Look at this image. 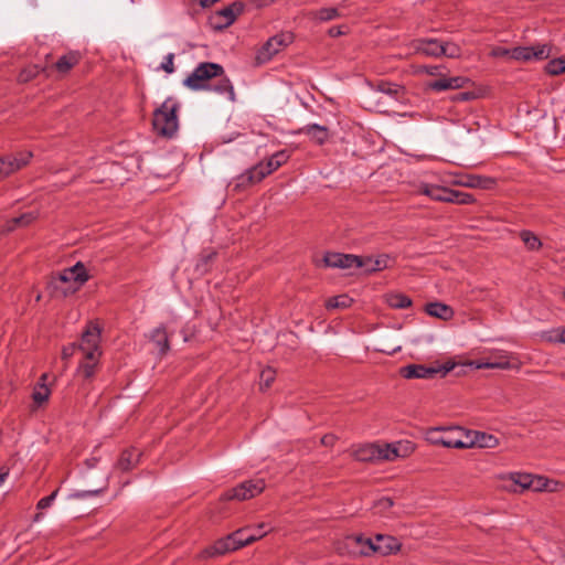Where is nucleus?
<instances>
[{
    "mask_svg": "<svg viewBox=\"0 0 565 565\" xmlns=\"http://www.w3.org/2000/svg\"><path fill=\"white\" fill-rule=\"evenodd\" d=\"M183 85L191 90H210L225 95L231 102L235 100L233 84L226 76L224 67L217 63H200L183 81Z\"/></svg>",
    "mask_w": 565,
    "mask_h": 565,
    "instance_id": "1",
    "label": "nucleus"
},
{
    "mask_svg": "<svg viewBox=\"0 0 565 565\" xmlns=\"http://www.w3.org/2000/svg\"><path fill=\"white\" fill-rule=\"evenodd\" d=\"M289 159L287 151L281 150L274 153L266 162H259L236 178L234 190L243 191L265 179L268 174L276 171Z\"/></svg>",
    "mask_w": 565,
    "mask_h": 565,
    "instance_id": "2",
    "label": "nucleus"
},
{
    "mask_svg": "<svg viewBox=\"0 0 565 565\" xmlns=\"http://www.w3.org/2000/svg\"><path fill=\"white\" fill-rule=\"evenodd\" d=\"M179 103L171 97L153 111L152 127L157 135L164 138H172L179 128L178 110Z\"/></svg>",
    "mask_w": 565,
    "mask_h": 565,
    "instance_id": "3",
    "label": "nucleus"
},
{
    "mask_svg": "<svg viewBox=\"0 0 565 565\" xmlns=\"http://www.w3.org/2000/svg\"><path fill=\"white\" fill-rule=\"evenodd\" d=\"M89 276L83 263L78 262L74 266L64 269L52 281L55 290H60L62 296L67 297L76 292L87 280Z\"/></svg>",
    "mask_w": 565,
    "mask_h": 565,
    "instance_id": "4",
    "label": "nucleus"
},
{
    "mask_svg": "<svg viewBox=\"0 0 565 565\" xmlns=\"http://www.w3.org/2000/svg\"><path fill=\"white\" fill-rule=\"evenodd\" d=\"M295 40L292 32L285 31L269 38L264 45L257 51V64H265L269 62L276 54L281 52Z\"/></svg>",
    "mask_w": 565,
    "mask_h": 565,
    "instance_id": "5",
    "label": "nucleus"
},
{
    "mask_svg": "<svg viewBox=\"0 0 565 565\" xmlns=\"http://www.w3.org/2000/svg\"><path fill=\"white\" fill-rule=\"evenodd\" d=\"M456 364L447 362L443 365L426 366L423 364H408L399 369V375L407 380L413 379H434L436 375L441 377L446 376L450 371L455 369Z\"/></svg>",
    "mask_w": 565,
    "mask_h": 565,
    "instance_id": "6",
    "label": "nucleus"
},
{
    "mask_svg": "<svg viewBox=\"0 0 565 565\" xmlns=\"http://www.w3.org/2000/svg\"><path fill=\"white\" fill-rule=\"evenodd\" d=\"M102 330L97 323L90 322L82 334L78 350L87 360L99 359L102 352L99 350Z\"/></svg>",
    "mask_w": 565,
    "mask_h": 565,
    "instance_id": "7",
    "label": "nucleus"
},
{
    "mask_svg": "<svg viewBox=\"0 0 565 565\" xmlns=\"http://www.w3.org/2000/svg\"><path fill=\"white\" fill-rule=\"evenodd\" d=\"M264 489L265 482L263 479L247 480L226 491L224 499L244 501L258 495Z\"/></svg>",
    "mask_w": 565,
    "mask_h": 565,
    "instance_id": "8",
    "label": "nucleus"
},
{
    "mask_svg": "<svg viewBox=\"0 0 565 565\" xmlns=\"http://www.w3.org/2000/svg\"><path fill=\"white\" fill-rule=\"evenodd\" d=\"M552 47L548 44L534 46H516L511 49V60L520 62L543 61L551 56Z\"/></svg>",
    "mask_w": 565,
    "mask_h": 565,
    "instance_id": "9",
    "label": "nucleus"
},
{
    "mask_svg": "<svg viewBox=\"0 0 565 565\" xmlns=\"http://www.w3.org/2000/svg\"><path fill=\"white\" fill-rule=\"evenodd\" d=\"M512 360L515 359L508 352H494L489 358L470 361L468 365L473 366L475 369H519L520 365L514 364Z\"/></svg>",
    "mask_w": 565,
    "mask_h": 565,
    "instance_id": "10",
    "label": "nucleus"
},
{
    "mask_svg": "<svg viewBox=\"0 0 565 565\" xmlns=\"http://www.w3.org/2000/svg\"><path fill=\"white\" fill-rule=\"evenodd\" d=\"M31 158L32 153L29 151H21L0 157V180L8 178L25 167L30 162Z\"/></svg>",
    "mask_w": 565,
    "mask_h": 565,
    "instance_id": "11",
    "label": "nucleus"
},
{
    "mask_svg": "<svg viewBox=\"0 0 565 565\" xmlns=\"http://www.w3.org/2000/svg\"><path fill=\"white\" fill-rule=\"evenodd\" d=\"M323 263L327 267L343 269L352 267L360 268L365 264L361 256L341 253H327L323 257Z\"/></svg>",
    "mask_w": 565,
    "mask_h": 565,
    "instance_id": "12",
    "label": "nucleus"
},
{
    "mask_svg": "<svg viewBox=\"0 0 565 565\" xmlns=\"http://www.w3.org/2000/svg\"><path fill=\"white\" fill-rule=\"evenodd\" d=\"M373 541L374 542H367L369 550H372L373 553H379L381 555L396 553L401 550L402 546L398 540L391 535L377 534Z\"/></svg>",
    "mask_w": 565,
    "mask_h": 565,
    "instance_id": "13",
    "label": "nucleus"
},
{
    "mask_svg": "<svg viewBox=\"0 0 565 565\" xmlns=\"http://www.w3.org/2000/svg\"><path fill=\"white\" fill-rule=\"evenodd\" d=\"M499 444V439L494 435L484 431H469L466 436L467 448H495Z\"/></svg>",
    "mask_w": 565,
    "mask_h": 565,
    "instance_id": "14",
    "label": "nucleus"
},
{
    "mask_svg": "<svg viewBox=\"0 0 565 565\" xmlns=\"http://www.w3.org/2000/svg\"><path fill=\"white\" fill-rule=\"evenodd\" d=\"M82 58L77 51H71L62 55L51 67L47 70L56 71L61 76L68 74V72L76 66Z\"/></svg>",
    "mask_w": 565,
    "mask_h": 565,
    "instance_id": "15",
    "label": "nucleus"
},
{
    "mask_svg": "<svg viewBox=\"0 0 565 565\" xmlns=\"http://www.w3.org/2000/svg\"><path fill=\"white\" fill-rule=\"evenodd\" d=\"M418 192L429 196L434 201L438 202H448L451 201V189L436 185V184H429V183H422L418 188Z\"/></svg>",
    "mask_w": 565,
    "mask_h": 565,
    "instance_id": "16",
    "label": "nucleus"
},
{
    "mask_svg": "<svg viewBox=\"0 0 565 565\" xmlns=\"http://www.w3.org/2000/svg\"><path fill=\"white\" fill-rule=\"evenodd\" d=\"M440 43L441 42L436 39L416 40L412 43V47L415 53L438 57L441 51Z\"/></svg>",
    "mask_w": 565,
    "mask_h": 565,
    "instance_id": "17",
    "label": "nucleus"
},
{
    "mask_svg": "<svg viewBox=\"0 0 565 565\" xmlns=\"http://www.w3.org/2000/svg\"><path fill=\"white\" fill-rule=\"evenodd\" d=\"M469 82L467 77L456 76L449 78H440L428 84V87L436 92L458 89L466 86Z\"/></svg>",
    "mask_w": 565,
    "mask_h": 565,
    "instance_id": "18",
    "label": "nucleus"
},
{
    "mask_svg": "<svg viewBox=\"0 0 565 565\" xmlns=\"http://www.w3.org/2000/svg\"><path fill=\"white\" fill-rule=\"evenodd\" d=\"M236 551L234 543L232 542L231 535L228 534L226 537L217 540L212 546L205 548L201 556L202 557H212L216 555H224L228 552Z\"/></svg>",
    "mask_w": 565,
    "mask_h": 565,
    "instance_id": "19",
    "label": "nucleus"
},
{
    "mask_svg": "<svg viewBox=\"0 0 565 565\" xmlns=\"http://www.w3.org/2000/svg\"><path fill=\"white\" fill-rule=\"evenodd\" d=\"M377 462L387 460L393 461L398 457H405L407 455V448L402 451V444H385L379 445Z\"/></svg>",
    "mask_w": 565,
    "mask_h": 565,
    "instance_id": "20",
    "label": "nucleus"
},
{
    "mask_svg": "<svg viewBox=\"0 0 565 565\" xmlns=\"http://www.w3.org/2000/svg\"><path fill=\"white\" fill-rule=\"evenodd\" d=\"M300 132L308 136L317 145H323L329 139V129L326 126L310 124L300 129Z\"/></svg>",
    "mask_w": 565,
    "mask_h": 565,
    "instance_id": "21",
    "label": "nucleus"
},
{
    "mask_svg": "<svg viewBox=\"0 0 565 565\" xmlns=\"http://www.w3.org/2000/svg\"><path fill=\"white\" fill-rule=\"evenodd\" d=\"M425 312L444 321H448L455 316V311L450 306L438 301L427 303L425 306Z\"/></svg>",
    "mask_w": 565,
    "mask_h": 565,
    "instance_id": "22",
    "label": "nucleus"
},
{
    "mask_svg": "<svg viewBox=\"0 0 565 565\" xmlns=\"http://www.w3.org/2000/svg\"><path fill=\"white\" fill-rule=\"evenodd\" d=\"M367 542H374L373 539L364 537L363 535H348L345 537V544L348 547L352 548L354 552H358L361 555L369 556L373 553L372 550H369Z\"/></svg>",
    "mask_w": 565,
    "mask_h": 565,
    "instance_id": "23",
    "label": "nucleus"
},
{
    "mask_svg": "<svg viewBox=\"0 0 565 565\" xmlns=\"http://www.w3.org/2000/svg\"><path fill=\"white\" fill-rule=\"evenodd\" d=\"M141 454L137 449H126L121 452L116 468L121 471H129L139 463Z\"/></svg>",
    "mask_w": 565,
    "mask_h": 565,
    "instance_id": "24",
    "label": "nucleus"
},
{
    "mask_svg": "<svg viewBox=\"0 0 565 565\" xmlns=\"http://www.w3.org/2000/svg\"><path fill=\"white\" fill-rule=\"evenodd\" d=\"M379 445L365 444L356 447L353 450V457L359 461L377 462Z\"/></svg>",
    "mask_w": 565,
    "mask_h": 565,
    "instance_id": "25",
    "label": "nucleus"
},
{
    "mask_svg": "<svg viewBox=\"0 0 565 565\" xmlns=\"http://www.w3.org/2000/svg\"><path fill=\"white\" fill-rule=\"evenodd\" d=\"M232 542L234 543L235 550L249 545L257 540L262 539V534H249V529H239L230 534Z\"/></svg>",
    "mask_w": 565,
    "mask_h": 565,
    "instance_id": "26",
    "label": "nucleus"
},
{
    "mask_svg": "<svg viewBox=\"0 0 565 565\" xmlns=\"http://www.w3.org/2000/svg\"><path fill=\"white\" fill-rule=\"evenodd\" d=\"M532 476L531 473H511L508 479L511 484L508 486V489L512 492H522L531 489Z\"/></svg>",
    "mask_w": 565,
    "mask_h": 565,
    "instance_id": "27",
    "label": "nucleus"
},
{
    "mask_svg": "<svg viewBox=\"0 0 565 565\" xmlns=\"http://www.w3.org/2000/svg\"><path fill=\"white\" fill-rule=\"evenodd\" d=\"M151 341L158 348L160 354H166L170 350L169 338L163 326L156 328L150 335Z\"/></svg>",
    "mask_w": 565,
    "mask_h": 565,
    "instance_id": "28",
    "label": "nucleus"
},
{
    "mask_svg": "<svg viewBox=\"0 0 565 565\" xmlns=\"http://www.w3.org/2000/svg\"><path fill=\"white\" fill-rule=\"evenodd\" d=\"M372 87L376 92L388 95L390 97H392L394 99H398L401 97V95L404 93L403 86L395 84V83L386 82V81H380Z\"/></svg>",
    "mask_w": 565,
    "mask_h": 565,
    "instance_id": "29",
    "label": "nucleus"
},
{
    "mask_svg": "<svg viewBox=\"0 0 565 565\" xmlns=\"http://www.w3.org/2000/svg\"><path fill=\"white\" fill-rule=\"evenodd\" d=\"M384 300L393 309H405L412 306V299L401 292H388L384 296Z\"/></svg>",
    "mask_w": 565,
    "mask_h": 565,
    "instance_id": "30",
    "label": "nucleus"
},
{
    "mask_svg": "<svg viewBox=\"0 0 565 565\" xmlns=\"http://www.w3.org/2000/svg\"><path fill=\"white\" fill-rule=\"evenodd\" d=\"M36 217H38V214L34 212L23 213L18 217H13V218L9 220L6 223L4 230L7 232H12L19 227H25L29 224H31L34 220H36Z\"/></svg>",
    "mask_w": 565,
    "mask_h": 565,
    "instance_id": "31",
    "label": "nucleus"
},
{
    "mask_svg": "<svg viewBox=\"0 0 565 565\" xmlns=\"http://www.w3.org/2000/svg\"><path fill=\"white\" fill-rule=\"evenodd\" d=\"M462 185L473 189H491L494 184V180L489 177H481L470 174L466 177V181L461 182Z\"/></svg>",
    "mask_w": 565,
    "mask_h": 565,
    "instance_id": "32",
    "label": "nucleus"
},
{
    "mask_svg": "<svg viewBox=\"0 0 565 565\" xmlns=\"http://www.w3.org/2000/svg\"><path fill=\"white\" fill-rule=\"evenodd\" d=\"M47 375L46 374H43L41 376V381H43V383H39L34 390H33V393H32V399L33 402L40 406L42 405L43 403L47 402L49 397H50V388L46 386V384L44 383V381L46 380Z\"/></svg>",
    "mask_w": 565,
    "mask_h": 565,
    "instance_id": "33",
    "label": "nucleus"
},
{
    "mask_svg": "<svg viewBox=\"0 0 565 565\" xmlns=\"http://www.w3.org/2000/svg\"><path fill=\"white\" fill-rule=\"evenodd\" d=\"M310 17L319 22H328L342 17L338 8H321L310 12Z\"/></svg>",
    "mask_w": 565,
    "mask_h": 565,
    "instance_id": "34",
    "label": "nucleus"
},
{
    "mask_svg": "<svg viewBox=\"0 0 565 565\" xmlns=\"http://www.w3.org/2000/svg\"><path fill=\"white\" fill-rule=\"evenodd\" d=\"M363 262H365L363 266H367V263H372V265L367 267V273H374L387 268L390 257L388 255H380L376 258L363 257Z\"/></svg>",
    "mask_w": 565,
    "mask_h": 565,
    "instance_id": "35",
    "label": "nucleus"
},
{
    "mask_svg": "<svg viewBox=\"0 0 565 565\" xmlns=\"http://www.w3.org/2000/svg\"><path fill=\"white\" fill-rule=\"evenodd\" d=\"M520 238L529 250H539L542 247L541 239L531 231H521Z\"/></svg>",
    "mask_w": 565,
    "mask_h": 565,
    "instance_id": "36",
    "label": "nucleus"
},
{
    "mask_svg": "<svg viewBox=\"0 0 565 565\" xmlns=\"http://www.w3.org/2000/svg\"><path fill=\"white\" fill-rule=\"evenodd\" d=\"M352 303V299L348 295H339L327 300V309H345Z\"/></svg>",
    "mask_w": 565,
    "mask_h": 565,
    "instance_id": "37",
    "label": "nucleus"
},
{
    "mask_svg": "<svg viewBox=\"0 0 565 565\" xmlns=\"http://www.w3.org/2000/svg\"><path fill=\"white\" fill-rule=\"evenodd\" d=\"M440 56H447L449 58H458L461 55V49L454 42H441L440 43Z\"/></svg>",
    "mask_w": 565,
    "mask_h": 565,
    "instance_id": "38",
    "label": "nucleus"
},
{
    "mask_svg": "<svg viewBox=\"0 0 565 565\" xmlns=\"http://www.w3.org/2000/svg\"><path fill=\"white\" fill-rule=\"evenodd\" d=\"M545 71L547 74H550L552 76H556V75L564 73L565 72V57L562 56V57L551 60L546 64Z\"/></svg>",
    "mask_w": 565,
    "mask_h": 565,
    "instance_id": "39",
    "label": "nucleus"
},
{
    "mask_svg": "<svg viewBox=\"0 0 565 565\" xmlns=\"http://www.w3.org/2000/svg\"><path fill=\"white\" fill-rule=\"evenodd\" d=\"M433 443L443 445L447 448H457V449H463L467 448L466 440L459 439V438H452V437H438L433 439Z\"/></svg>",
    "mask_w": 565,
    "mask_h": 565,
    "instance_id": "40",
    "label": "nucleus"
},
{
    "mask_svg": "<svg viewBox=\"0 0 565 565\" xmlns=\"http://www.w3.org/2000/svg\"><path fill=\"white\" fill-rule=\"evenodd\" d=\"M97 363H98V359H92V360L85 359V361L82 362L78 367V373L84 379H92L95 374V369H96Z\"/></svg>",
    "mask_w": 565,
    "mask_h": 565,
    "instance_id": "41",
    "label": "nucleus"
},
{
    "mask_svg": "<svg viewBox=\"0 0 565 565\" xmlns=\"http://www.w3.org/2000/svg\"><path fill=\"white\" fill-rule=\"evenodd\" d=\"M451 201L450 203H457V204H472L475 203V198L472 194L470 193H467V192H461V191H457V190H451Z\"/></svg>",
    "mask_w": 565,
    "mask_h": 565,
    "instance_id": "42",
    "label": "nucleus"
},
{
    "mask_svg": "<svg viewBox=\"0 0 565 565\" xmlns=\"http://www.w3.org/2000/svg\"><path fill=\"white\" fill-rule=\"evenodd\" d=\"M393 504L394 502L391 498L383 497L373 503L372 509L375 514H385L393 507Z\"/></svg>",
    "mask_w": 565,
    "mask_h": 565,
    "instance_id": "43",
    "label": "nucleus"
},
{
    "mask_svg": "<svg viewBox=\"0 0 565 565\" xmlns=\"http://www.w3.org/2000/svg\"><path fill=\"white\" fill-rule=\"evenodd\" d=\"M259 379H260V381H259L260 388L262 390L268 388V387H270V385L273 384V382L276 379V371L271 367H266L262 371Z\"/></svg>",
    "mask_w": 565,
    "mask_h": 565,
    "instance_id": "44",
    "label": "nucleus"
},
{
    "mask_svg": "<svg viewBox=\"0 0 565 565\" xmlns=\"http://www.w3.org/2000/svg\"><path fill=\"white\" fill-rule=\"evenodd\" d=\"M217 17L223 19V21L217 25V28H226L231 25L235 21V13L228 7L218 11Z\"/></svg>",
    "mask_w": 565,
    "mask_h": 565,
    "instance_id": "45",
    "label": "nucleus"
},
{
    "mask_svg": "<svg viewBox=\"0 0 565 565\" xmlns=\"http://www.w3.org/2000/svg\"><path fill=\"white\" fill-rule=\"evenodd\" d=\"M547 478L543 476H532L531 490L535 492H544L546 489Z\"/></svg>",
    "mask_w": 565,
    "mask_h": 565,
    "instance_id": "46",
    "label": "nucleus"
},
{
    "mask_svg": "<svg viewBox=\"0 0 565 565\" xmlns=\"http://www.w3.org/2000/svg\"><path fill=\"white\" fill-rule=\"evenodd\" d=\"M38 74H39L38 66L28 67L19 74V81L22 83L29 82L32 78H34Z\"/></svg>",
    "mask_w": 565,
    "mask_h": 565,
    "instance_id": "47",
    "label": "nucleus"
},
{
    "mask_svg": "<svg viewBox=\"0 0 565 565\" xmlns=\"http://www.w3.org/2000/svg\"><path fill=\"white\" fill-rule=\"evenodd\" d=\"M161 70H163L166 73L171 74L174 72V54L169 53L160 66Z\"/></svg>",
    "mask_w": 565,
    "mask_h": 565,
    "instance_id": "48",
    "label": "nucleus"
},
{
    "mask_svg": "<svg viewBox=\"0 0 565 565\" xmlns=\"http://www.w3.org/2000/svg\"><path fill=\"white\" fill-rule=\"evenodd\" d=\"M57 492H58V490H55L50 495L42 498L38 502L36 508L39 510H44V509H47L49 507H51V504L53 503V501L55 500V498L57 495Z\"/></svg>",
    "mask_w": 565,
    "mask_h": 565,
    "instance_id": "49",
    "label": "nucleus"
},
{
    "mask_svg": "<svg viewBox=\"0 0 565 565\" xmlns=\"http://www.w3.org/2000/svg\"><path fill=\"white\" fill-rule=\"evenodd\" d=\"M563 489V482L547 478L545 492H558L562 491Z\"/></svg>",
    "mask_w": 565,
    "mask_h": 565,
    "instance_id": "50",
    "label": "nucleus"
},
{
    "mask_svg": "<svg viewBox=\"0 0 565 565\" xmlns=\"http://www.w3.org/2000/svg\"><path fill=\"white\" fill-rule=\"evenodd\" d=\"M491 55L494 57H509L511 58V49L497 46L491 51Z\"/></svg>",
    "mask_w": 565,
    "mask_h": 565,
    "instance_id": "51",
    "label": "nucleus"
},
{
    "mask_svg": "<svg viewBox=\"0 0 565 565\" xmlns=\"http://www.w3.org/2000/svg\"><path fill=\"white\" fill-rule=\"evenodd\" d=\"M267 527H268V525L266 523H259L255 527H248L249 529V534H262V537H263L264 535L267 534V532L271 531V527L266 530Z\"/></svg>",
    "mask_w": 565,
    "mask_h": 565,
    "instance_id": "52",
    "label": "nucleus"
},
{
    "mask_svg": "<svg viewBox=\"0 0 565 565\" xmlns=\"http://www.w3.org/2000/svg\"><path fill=\"white\" fill-rule=\"evenodd\" d=\"M337 441V436L333 434H326L321 438V444L326 447H332Z\"/></svg>",
    "mask_w": 565,
    "mask_h": 565,
    "instance_id": "53",
    "label": "nucleus"
},
{
    "mask_svg": "<svg viewBox=\"0 0 565 565\" xmlns=\"http://www.w3.org/2000/svg\"><path fill=\"white\" fill-rule=\"evenodd\" d=\"M230 9L235 13V18L239 15L244 11V3L239 1L233 2L231 6H228Z\"/></svg>",
    "mask_w": 565,
    "mask_h": 565,
    "instance_id": "54",
    "label": "nucleus"
},
{
    "mask_svg": "<svg viewBox=\"0 0 565 565\" xmlns=\"http://www.w3.org/2000/svg\"><path fill=\"white\" fill-rule=\"evenodd\" d=\"M328 34L331 38H338L340 35L345 34V31L342 30V26H332L328 30Z\"/></svg>",
    "mask_w": 565,
    "mask_h": 565,
    "instance_id": "55",
    "label": "nucleus"
},
{
    "mask_svg": "<svg viewBox=\"0 0 565 565\" xmlns=\"http://www.w3.org/2000/svg\"><path fill=\"white\" fill-rule=\"evenodd\" d=\"M471 98H473V94L467 92L458 93L455 97L456 100H469Z\"/></svg>",
    "mask_w": 565,
    "mask_h": 565,
    "instance_id": "56",
    "label": "nucleus"
},
{
    "mask_svg": "<svg viewBox=\"0 0 565 565\" xmlns=\"http://www.w3.org/2000/svg\"><path fill=\"white\" fill-rule=\"evenodd\" d=\"M74 349H75L74 345L71 347V348H64L63 352H62L63 359H68L70 356H72L73 352H74Z\"/></svg>",
    "mask_w": 565,
    "mask_h": 565,
    "instance_id": "57",
    "label": "nucleus"
},
{
    "mask_svg": "<svg viewBox=\"0 0 565 565\" xmlns=\"http://www.w3.org/2000/svg\"><path fill=\"white\" fill-rule=\"evenodd\" d=\"M99 492H100V490L84 491V492L77 493L76 497L77 498H85V497H88V495H97Z\"/></svg>",
    "mask_w": 565,
    "mask_h": 565,
    "instance_id": "58",
    "label": "nucleus"
},
{
    "mask_svg": "<svg viewBox=\"0 0 565 565\" xmlns=\"http://www.w3.org/2000/svg\"><path fill=\"white\" fill-rule=\"evenodd\" d=\"M425 70H426V73H428L429 75H436L438 67L437 66H429V67H426Z\"/></svg>",
    "mask_w": 565,
    "mask_h": 565,
    "instance_id": "59",
    "label": "nucleus"
},
{
    "mask_svg": "<svg viewBox=\"0 0 565 565\" xmlns=\"http://www.w3.org/2000/svg\"><path fill=\"white\" fill-rule=\"evenodd\" d=\"M8 475H9L8 471L0 472V486L6 481Z\"/></svg>",
    "mask_w": 565,
    "mask_h": 565,
    "instance_id": "60",
    "label": "nucleus"
},
{
    "mask_svg": "<svg viewBox=\"0 0 565 565\" xmlns=\"http://www.w3.org/2000/svg\"><path fill=\"white\" fill-rule=\"evenodd\" d=\"M558 341L565 343V329L559 333Z\"/></svg>",
    "mask_w": 565,
    "mask_h": 565,
    "instance_id": "61",
    "label": "nucleus"
},
{
    "mask_svg": "<svg viewBox=\"0 0 565 565\" xmlns=\"http://www.w3.org/2000/svg\"><path fill=\"white\" fill-rule=\"evenodd\" d=\"M213 257V255H209L207 257L204 258V264L206 265L207 262Z\"/></svg>",
    "mask_w": 565,
    "mask_h": 565,
    "instance_id": "62",
    "label": "nucleus"
},
{
    "mask_svg": "<svg viewBox=\"0 0 565 565\" xmlns=\"http://www.w3.org/2000/svg\"><path fill=\"white\" fill-rule=\"evenodd\" d=\"M372 263H367V266H363V268H365V270L367 271V267H370ZM360 268H362V266Z\"/></svg>",
    "mask_w": 565,
    "mask_h": 565,
    "instance_id": "63",
    "label": "nucleus"
},
{
    "mask_svg": "<svg viewBox=\"0 0 565 565\" xmlns=\"http://www.w3.org/2000/svg\"><path fill=\"white\" fill-rule=\"evenodd\" d=\"M41 515H42L41 513H38V514L35 515V521H38V520L41 518Z\"/></svg>",
    "mask_w": 565,
    "mask_h": 565,
    "instance_id": "64",
    "label": "nucleus"
}]
</instances>
